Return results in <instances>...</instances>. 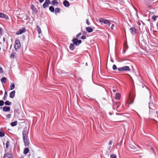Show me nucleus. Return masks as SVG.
Instances as JSON below:
<instances>
[{"label": "nucleus", "instance_id": "nucleus-1", "mask_svg": "<svg viewBox=\"0 0 158 158\" xmlns=\"http://www.w3.org/2000/svg\"><path fill=\"white\" fill-rule=\"evenodd\" d=\"M134 100V96L132 95L130 93L129 95V98L127 101L126 105L128 106L130 104H131L133 103Z\"/></svg>", "mask_w": 158, "mask_h": 158}, {"label": "nucleus", "instance_id": "nucleus-2", "mask_svg": "<svg viewBox=\"0 0 158 158\" xmlns=\"http://www.w3.org/2000/svg\"><path fill=\"white\" fill-rule=\"evenodd\" d=\"M118 69L119 71H130L131 69L130 68L127 66H125L123 67L118 68Z\"/></svg>", "mask_w": 158, "mask_h": 158}, {"label": "nucleus", "instance_id": "nucleus-3", "mask_svg": "<svg viewBox=\"0 0 158 158\" xmlns=\"http://www.w3.org/2000/svg\"><path fill=\"white\" fill-rule=\"evenodd\" d=\"M72 41L74 44L77 46L79 45V44L81 43V41L80 40H78L77 38H74L72 40Z\"/></svg>", "mask_w": 158, "mask_h": 158}, {"label": "nucleus", "instance_id": "nucleus-4", "mask_svg": "<svg viewBox=\"0 0 158 158\" xmlns=\"http://www.w3.org/2000/svg\"><path fill=\"white\" fill-rule=\"evenodd\" d=\"M14 46L16 50L19 49L20 47V43L19 40H16L15 41Z\"/></svg>", "mask_w": 158, "mask_h": 158}, {"label": "nucleus", "instance_id": "nucleus-5", "mask_svg": "<svg viewBox=\"0 0 158 158\" xmlns=\"http://www.w3.org/2000/svg\"><path fill=\"white\" fill-rule=\"evenodd\" d=\"M121 104L119 102H113V108L114 110L116 109L117 110H118L119 107L120 105Z\"/></svg>", "mask_w": 158, "mask_h": 158}, {"label": "nucleus", "instance_id": "nucleus-6", "mask_svg": "<svg viewBox=\"0 0 158 158\" xmlns=\"http://www.w3.org/2000/svg\"><path fill=\"white\" fill-rule=\"evenodd\" d=\"M26 31V29L25 28H23L22 29H19L18 31H17L16 34L17 35L21 34Z\"/></svg>", "mask_w": 158, "mask_h": 158}, {"label": "nucleus", "instance_id": "nucleus-7", "mask_svg": "<svg viewBox=\"0 0 158 158\" xmlns=\"http://www.w3.org/2000/svg\"><path fill=\"white\" fill-rule=\"evenodd\" d=\"M24 143V145L25 146L28 147L29 145V140L27 139V138L23 139Z\"/></svg>", "mask_w": 158, "mask_h": 158}, {"label": "nucleus", "instance_id": "nucleus-8", "mask_svg": "<svg viewBox=\"0 0 158 158\" xmlns=\"http://www.w3.org/2000/svg\"><path fill=\"white\" fill-rule=\"evenodd\" d=\"M50 3L49 0H45V1L43 5V7L45 8L48 6V5Z\"/></svg>", "mask_w": 158, "mask_h": 158}, {"label": "nucleus", "instance_id": "nucleus-9", "mask_svg": "<svg viewBox=\"0 0 158 158\" xmlns=\"http://www.w3.org/2000/svg\"><path fill=\"white\" fill-rule=\"evenodd\" d=\"M3 158H13L11 153H7L4 154Z\"/></svg>", "mask_w": 158, "mask_h": 158}, {"label": "nucleus", "instance_id": "nucleus-10", "mask_svg": "<svg viewBox=\"0 0 158 158\" xmlns=\"http://www.w3.org/2000/svg\"><path fill=\"white\" fill-rule=\"evenodd\" d=\"M23 139L27 138V129H24L23 132Z\"/></svg>", "mask_w": 158, "mask_h": 158}, {"label": "nucleus", "instance_id": "nucleus-11", "mask_svg": "<svg viewBox=\"0 0 158 158\" xmlns=\"http://www.w3.org/2000/svg\"><path fill=\"white\" fill-rule=\"evenodd\" d=\"M0 18H5L6 19H9L8 16L2 13H0Z\"/></svg>", "mask_w": 158, "mask_h": 158}, {"label": "nucleus", "instance_id": "nucleus-12", "mask_svg": "<svg viewBox=\"0 0 158 158\" xmlns=\"http://www.w3.org/2000/svg\"><path fill=\"white\" fill-rule=\"evenodd\" d=\"M63 4L66 7H69L70 5L69 2L67 0H65L63 1Z\"/></svg>", "mask_w": 158, "mask_h": 158}, {"label": "nucleus", "instance_id": "nucleus-13", "mask_svg": "<svg viewBox=\"0 0 158 158\" xmlns=\"http://www.w3.org/2000/svg\"><path fill=\"white\" fill-rule=\"evenodd\" d=\"M131 33L133 35H134L136 33V29L134 27H132L130 29Z\"/></svg>", "mask_w": 158, "mask_h": 158}, {"label": "nucleus", "instance_id": "nucleus-14", "mask_svg": "<svg viewBox=\"0 0 158 158\" xmlns=\"http://www.w3.org/2000/svg\"><path fill=\"white\" fill-rule=\"evenodd\" d=\"M10 108L9 106H4L3 108V110L5 112L9 111L10 110Z\"/></svg>", "mask_w": 158, "mask_h": 158}, {"label": "nucleus", "instance_id": "nucleus-15", "mask_svg": "<svg viewBox=\"0 0 158 158\" xmlns=\"http://www.w3.org/2000/svg\"><path fill=\"white\" fill-rule=\"evenodd\" d=\"M15 90H13L11 92L10 94V97L11 98H13L15 96Z\"/></svg>", "mask_w": 158, "mask_h": 158}, {"label": "nucleus", "instance_id": "nucleus-16", "mask_svg": "<svg viewBox=\"0 0 158 158\" xmlns=\"http://www.w3.org/2000/svg\"><path fill=\"white\" fill-rule=\"evenodd\" d=\"M121 95L120 93H117L116 94L115 98L116 99L119 100L120 99Z\"/></svg>", "mask_w": 158, "mask_h": 158}, {"label": "nucleus", "instance_id": "nucleus-17", "mask_svg": "<svg viewBox=\"0 0 158 158\" xmlns=\"http://www.w3.org/2000/svg\"><path fill=\"white\" fill-rule=\"evenodd\" d=\"M86 30L89 33L92 32L93 31L92 28L89 27H86Z\"/></svg>", "mask_w": 158, "mask_h": 158}, {"label": "nucleus", "instance_id": "nucleus-18", "mask_svg": "<svg viewBox=\"0 0 158 158\" xmlns=\"http://www.w3.org/2000/svg\"><path fill=\"white\" fill-rule=\"evenodd\" d=\"M74 45V44H73L72 43L70 44L69 46V48L71 50H73L75 49V47Z\"/></svg>", "mask_w": 158, "mask_h": 158}, {"label": "nucleus", "instance_id": "nucleus-19", "mask_svg": "<svg viewBox=\"0 0 158 158\" xmlns=\"http://www.w3.org/2000/svg\"><path fill=\"white\" fill-rule=\"evenodd\" d=\"M36 27L37 28V31L39 34H40L41 33V30L40 27L39 25H37Z\"/></svg>", "mask_w": 158, "mask_h": 158}, {"label": "nucleus", "instance_id": "nucleus-20", "mask_svg": "<svg viewBox=\"0 0 158 158\" xmlns=\"http://www.w3.org/2000/svg\"><path fill=\"white\" fill-rule=\"evenodd\" d=\"M58 4V2L57 0H53L51 2V4L52 5H54L55 4Z\"/></svg>", "mask_w": 158, "mask_h": 158}, {"label": "nucleus", "instance_id": "nucleus-21", "mask_svg": "<svg viewBox=\"0 0 158 158\" xmlns=\"http://www.w3.org/2000/svg\"><path fill=\"white\" fill-rule=\"evenodd\" d=\"M29 150L28 148H25L24 149V151H23V153L25 154H26L29 152Z\"/></svg>", "mask_w": 158, "mask_h": 158}, {"label": "nucleus", "instance_id": "nucleus-22", "mask_svg": "<svg viewBox=\"0 0 158 158\" xmlns=\"http://www.w3.org/2000/svg\"><path fill=\"white\" fill-rule=\"evenodd\" d=\"M106 20V19L104 18H100L99 19V21L100 23L102 22L105 23Z\"/></svg>", "mask_w": 158, "mask_h": 158}, {"label": "nucleus", "instance_id": "nucleus-23", "mask_svg": "<svg viewBox=\"0 0 158 158\" xmlns=\"http://www.w3.org/2000/svg\"><path fill=\"white\" fill-rule=\"evenodd\" d=\"M6 78L5 77H3L1 79V81L2 83H5L6 82Z\"/></svg>", "mask_w": 158, "mask_h": 158}, {"label": "nucleus", "instance_id": "nucleus-24", "mask_svg": "<svg viewBox=\"0 0 158 158\" xmlns=\"http://www.w3.org/2000/svg\"><path fill=\"white\" fill-rule=\"evenodd\" d=\"M17 121H15L13 122H12L11 123V125L12 126H15L17 125Z\"/></svg>", "mask_w": 158, "mask_h": 158}, {"label": "nucleus", "instance_id": "nucleus-25", "mask_svg": "<svg viewBox=\"0 0 158 158\" xmlns=\"http://www.w3.org/2000/svg\"><path fill=\"white\" fill-rule=\"evenodd\" d=\"M7 95V92L5 91V94L4 95L3 98V100H6V97Z\"/></svg>", "mask_w": 158, "mask_h": 158}, {"label": "nucleus", "instance_id": "nucleus-26", "mask_svg": "<svg viewBox=\"0 0 158 158\" xmlns=\"http://www.w3.org/2000/svg\"><path fill=\"white\" fill-rule=\"evenodd\" d=\"M49 10L52 12H53L54 11V8L53 6H51L49 7Z\"/></svg>", "mask_w": 158, "mask_h": 158}, {"label": "nucleus", "instance_id": "nucleus-27", "mask_svg": "<svg viewBox=\"0 0 158 158\" xmlns=\"http://www.w3.org/2000/svg\"><path fill=\"white\" fill-rule=\"evenodd\" d=\"M15 87V85L14 83H11L10 86V90H12L14 89Z\"/></svg>", "mask_w": 158, "mask_h": 158}, {"label": "nucleus", "instance_id": "nucleus-28", "mask_svg": "<svg viewBox=\"0 0 158 158\" xmlns=\"http://www.w3.org/2000/svg\"><path fill=\"white\" fill-rule=\"evenodd\" d=\"M60 9L59 8H56L55 10V13L56 14L60 12Z\"/></svg>", "mask_w": 158, "mask_h": 158}, {"label": "nucleus", "instance_id": "nucleus-29", "mask_svg": "<svg viewBox=\"0 0 158 158\" xmlns=\"http://www.w3.org/2000/svg\"><path fill=\"white\" fill-rule=\"evenodd\" d=\"M5 104L6 105H10L11 104V102L8 101H7L5 102Z\"/></svg>", "mask_w": 158, "mask_h": 158}, {"label": "nucleus", "instance_id": "nucleus-30", "mask_svg": "<svg viewBox=\"0 0 158 158\" xmlns=\"http://www.w3.org/2000/svg\"><path fill=\"white\" fill-rule=\"evenodd\" d=\"M6 148H8L9 147V146L10 145V142L9 141H6Z\"/></svg>", "mask_w": 158, "mask_h": 158}, {"label": "nucleus", "instance_id": "nucleus-31", "mask_svg": "<svg viewBox=\"0 0 158 158\" xmlns=\"http://www.w3.org/2000/svg\"><path fill=\"white\" fill-rule=\"evenodd\" d=\"M158 17V16H156L155 15H154L152 16V19L154 21L156 20V19Z\"/></svg>", "mask_w": 158, "mask_h": 158}, {"label": "nucleus", "instance_id": "nucleus-32", "mask_svg": "<svg viewBox=\"0 0 158 158\" xmlns=\"http://www.w3.org/2000/svg\"><path fill=\"white\" fill-rule=\"evenodd\" d=\"M105 24H107L109 26H110V22L108 20L106 19L105 21Z\"/></svg>", "mask_w": 158, "mask_h": 158}, {"label": "nucleus", "instance_id": "nucleus-33", "mask_svg": "<svg viewBox=\"0 0 158 158\" xmlns=\"http://www.w3.org/2000/svg\"><path fill=\"white\" fill-rule=\"evenodd\" d=\"M123 48H124L125 49H127L128 48V47L127 43H124Z\"/></svg>", "mask_w": 158, "mask_h": 158}, {"label": "nucleus", "instance_id": "nucleus-34", "mask_svg": "<svg viewBox=\"0 0 158 158\" xmlns=\"http://www.w3.org/2000/svg\"><path fill=\"white\" fill-rule=\"evenodd\" d=\"M4 133L3 131H0V136L1 137H3L4 136Z\"/></svg>", "mask_w": 158, "mask_h": 158}, {"label": "nucleus", "instance_id": "nucleus-35", "mask_svg": "<svg viewBox=\"0 0 158 158\" xmlns=\"http://www.w3.org/2000/svg\"><path fill=\"white\" fill-rule=\"evenodd\" d=\"M11 114H8L6 115V118H10L11 117Z\"/></svg>", "mask_w": 158, "mask_h": 158}, {"label": "nucleus", "instance_id": "nucleus-36", "mask_svg": "<svg viewBox=\"0 0 158 158\" xmlns=\"http://www.w3.org/2000/svg\"><path fill=\"white\" fill-rule=\"evenodd\" d=\"M15 54L16 53L15 52H13L11 55V57L14 58L15 57Z\"/></svg>", "mask_w": 158, "mask_h": 158}, {"label": "nucleus", "instance_id": "nucleus-37", "mask_svg": "<svg viewBox=\"0 0 158 158\" xmlns=\"http://www.w3.org/2000/svg\"><path fill=\"white\" fill-rule=\"evenodd\" d=\"M4 103V101L2 100L0 101V106H2Z\"/></svg>", "mask_w": 158, "mask_h": 158}, {"label": "nucleus", "instance_id": "nucleus-38", "mask_svg": "<svg viewBox=\"0 0 158 158\" xmlns=\"http://www.w3.org/2000/svg\"><path fill=\"white\" fill-rule=\"evenodd\" d=\"M110 158H116V156L115 154H112L110 155Z\"/></svg>", "mask_w": 158, "mask_h": 158}, {"label": "nucleus", "instance_id": "nucleus-39", "mask_svg": "<svg viewBox=\"0 0 158 158\" xmlns=\"http://www.w3.org/2000/svg\"><path fill=\"white\" fill-rule=\"evenodd\" d=\"M113 69L114 70H116L117 69V67L115 64H114L113 66Z\"/></svg>", "mask_w": 158, "mask_h": 158}, {"label": "nucleus", "instance_id": "nucleus-40", "mask_svg": "<svg viewBox=\"0 0 158 158\" xmlns=\"http://www.w3.org/2000/svg\"><path fill=\"white\" fill-rule=\"evenodd\" d=\"M86 23L87 24H88V25H89L90 24V23L89 21V20L88 19H87L86 20Z\"/></svg>", "mask_w": 158, "mask_h": 158}, {"label": "nucleus", "instance_id": "nucleus-41", "mask_svg": "<svg viewBox=\"0 0 158 158\" xmlns=\"http://www.w3.org/2000/svg\"><path fill=\"white\" fill-rule=\"evenodd\" d=\"M81 35V32H79V33H78L76 35V37L77 38H78Z\"/></svg>", "mask_w": 158, "mask_h": 158}, {"label": "nucleus", "instance_id": "nucleus-42", "mask_svg": "<svg viewBox=\"0 0 158 158\" xmlns=\"http://www.w3.org/2000/svg\"><path fill=\"white\" fill-rule=\"evenodd\" d=\"M81 39H86V37L85 36L83 35L81 37Z\"/></svg>", "mask_w": 158, "mask_h": 158}, {"label": "nucleus", "instance_id": "nucleus-43", "mask_svg": "<svg viewBox=\"0 0 158 158\" xmlns=\"http://www.w3.org/2000/svg\"><path fill=\"white\" fill-rule=\"evenodd\" d=\"M114 24H112V25L111 26V28L112 29H113L114 28Z\"/></svg>", "mask_w": 158, "mask_h": 158}, {"label": "nucleus", "instance_id": "nucleus-44", "mask_svg": "<svg viewBox=\"0 0 158 158\" xmlns=\"http://www.w3.org/2000/svg\"><path fill=\"white\" fill-rule=\"evenodd\" d=\"M112 141L111 140H110L109 142V145H110L112 144Z\"/></svg>", "mask_w": 158, "mask_h": 158}, {"label": "nucleus", "instance_id": "nucleus-45", "mask_svg": "<svg viewBox=\"0 0 158 158\" xmlns=\"http://www.w3.org/2000/svg\"><path fill=\"white\" fill-rule=\"evenodd\" d=\"M39 1L40 2V3H42V2H44V0H39Z\"/></svg>", "mask_w": 158, "mask_h": 158}, {"label": "nucleus", "instance_id": "nucleus-46", "mask_svg": "<svg viewBox=\"0 0 158 158\" xmlns=\"http://www.w3.org/2000/svg\"><path fill=\"white\" fill-rule=\"evenodd\" d=\"M151 149L152 150V152H154V149L153 148H151Z\"/></svg>", "mask_w": 158, "mask_h": 158}, {"label": "nucleus", "instance_id": "nucleus-47", "mask_svg": "<svg viewBox=\"0 0 158 158\" xmlns=\"http://www.w3.org/2000/svg\"><path fill=\"white\" fill-rule=\"evenodd\" d=\"M112 91H113L114 92V93H115V92H116V89H113Z\"/></svg>", "mask_w": 158, "mask_h": 158}, {"label": "nucleus", "instance_id": "nucleus-48", "mask_svg": "<svg viewBox=\"0 0 158 158\" xmlns=\"http://www.w3.org/2000/svg\"><path fill=\"white\" fill-rule=\"evenodd\" d=\"M34 6H32L31 7V9L32 10H34Z\"/></svg>", "mask_w": 158, "mask_h": 158}, {"label": "nucleus", "instance_id": "nucleus-49", "mask_svg": "<svg viewBox=\"0 0 158 158\" xmlns=\"http://www.w3.org/2000/svg\"><path fill=\"white\" fill-rule=\"evenodd\" d=\"M18 110H16L15 111H15H16V112H18Z\"/></svg>", "mask_w": 158, "mask_h": 158}, {"label": "nucleus", "instance_id": "nucleus-50", "mask_svg": "<svg viewBox=\"0 0 158 158\" xmlns=\"http://www.w3.org/2000/svg\"><path fill=\"white\" fill-rule=\"evenodd\" d=\"M1 30H2L1 28H0V30H1ZM1 31H0V32Z\"/></svg>", "mask_w": 158, "mask_h": 158}, {"label": "nucleus", "instance_id": "nucleus-51", "mask_svg": "<svg viewBox=\"0 0 158 158\" xmlns=\"http://www.w3.org/2000/svg\"><path fill=\"white\" fill-rule=\"evenodd\" d=\"M110 148H111V147H110V148H109V149H110Z\"/></svg>", "mask_w": 158, "mask_h": 158}, {"label": "nucleus", "instance_id": "nucleus-52", "mask_svg": "<svg viewBox=\"0 0 158 158\" xmlns=\"http://www.w3.org/2000/svg\"><path fill=\"white\" fill-rule=\"evenodd\" d=\"M156 113H158V112L157 111H156Z\"/></svg>", "mask_w": 158, "mask_h": 158}]
</instances>
